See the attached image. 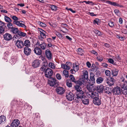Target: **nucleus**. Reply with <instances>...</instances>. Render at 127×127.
<instances>
[{
    "label": "nucleus",
    "mask_w": 127,
    "mask_h": 127,
    "mask_svg": "<svg viewBox=\"0 0 127 127\" xmlns=\"http://www.w3.org/2000/svg\"><path fill=\"white\" fill-rule=\"evenodd\" d=\"M48 83L50 86L54 87H57L59 85L58 81L55 78H50Z\"/></svg>",
    "instance_id": "f257e3e1"
},
{
    "label": "nucleus",
    "mask_w": 127,
    "mask_h": 127,
    "mask_svg": "<svg viewBox=\"0 0 127 127\" xmlns=\"http://www.w3.org/2000/svg\"><path fill=\"white\" fill-rule=\"evenodd\" d=\"M45 75L47 78H50L52 76L53 72L50 68H47L44 71Z\"/></svg>",
    "instance_id": "f03ea898"
},
{
    "label": "nucleus",
    "mask_w": 127,
    "mask_h": 127,
    "mask_svg": "<svg viewBox=\"0 0 127 127\" xmlns=\"http://www.w3.org/2000/svg\"><path fill=\"white\" fill-rule=\"evenodd\" d=\"M114 94L118 95L122 94V91L121 88L118 87H117L114 88L113 89Z\"/></svg>",
    "instance_id": "7ed1b4c3"
},
{
    "label": "nucleus",
    "mask_w": 127,
    "mask_h": 127,
    "mask_svg": "<svg viewBox=\"0 0 127 127\" xmlns=\"http://www.w3.org/2000/svg\"><path fill=\"white\" fill-rule=\"evenodd\" d=\"M56 91L58 94L61 95L64 94L65 91L63 87H57Z\"/></svg>",
    "instance_id": "20e7f679"
},
{
    "label": "nucleus",
    "mask_w": 127,
    "mask_h": 127,
    "mask_svg": "<svg viewBox=\"0 0 127 127\" xmlns=\"http://www.w3.org/2000/svg\"><path fill=\"white\" fill-rule=\"evenodd\" d=\"M15 45L18 48L21 49L23 48L24 46L23 41L20 40H18L15 43Z\"/></svg>",
    "instance_id": "39448f33"
},
{
    "label": "nucleus",
    "mask_w": 127,
    "mask_h": 127,
    "mask_svg": "<svg viewBox=\"0 0 127 127\" xmlns=\"http://www.w3.org/2000/svg\"><path fill=\"white\" fill-rule=\"evenodd\" d=\"M66 97L67 99L70 101L72 100L74 98V94L71 92H67Z\"/></svg>",
    "instance_id": "423d86ee"
},
{
    "label": "nucleus",
    "mask_w": 127,
    "mask_h": 127,
    "mask_svg": "<svg viewBox=\"0 0 127 127\" xmlns=\"http://www.w3.org/2000/svg\"><path fill=\"white\" fill-rule=\"evenodd\" d=\"M106 2L109 4H110L114 6H117L120 7H123L122 5L120 4L115 2H113L109 0H107L106 1Z\"/></svg>",
    "instance_id": "0eeeda50"
},
{
    "label": "nucleus",
    "mask_w": 127,
    "mask_h": 127,
    "mask_svg": "<svg viewBox=\"0 0 127 127\" xmlns=\"http://www.w3.org/2000/svg\"><path fill=\"white\" fill-rule=\"evenodd\" d=\"M20 124V121L19 120L17 119L14 120L11 124V127H17Z\"/></svg>",
    "instance_id": "6e6552de"
},
{
    "label": "nucleus",
    "mask_w": 127,
    "mask_h": 127,
    "mask_svg": "<svg viewBox=\"0 0 127 127\" xmlns=\"http://www.w3.org/2000/svg\"><path fill=\"white\" fill-rule=\"evenodd\" d=\"M3 37L4 39L6 41H9L12 38L11 35L8 33H6L3 35Z\"/></svg>",
    "instance_id": "1a4fd4ad"
},
{
    "label": "nucleus",
    "mask_w": 127,
    "mask_h": 127,
    "mask_svg": "<svg viewBox=\"0 0 127 127\" xmlns=\"http://www.w3.org/2000/svg\"><path fill=\"white\" fill-rule=\"evenodd\" d=\"M38 30L40 32V34L41 37L43 38L46 37L47 33L44 30L40 28H38Z\"/></svg>",
    "instance_id": "9d476101"
},
{
    "label": "nucleus",
    "mask_w": 127,
    "mask_h": 127,
    "mask_svg": "<svg viewBox=\"0 0 127 127\" xmlns=\"http://www.w3.org/2000/svg\"><path fill=\"white\" fill-rule=\"evenodd\" d=\"M34 53L36 55H41L42 51L41 49L38 47L34 48L33 50Z\"/></svg>",
    "instance_id": "9b49d317"
},
{
    "label": "nucleus",
    "mask_w": 127,
    "mask_h": 127,
    "mask_svg": "<svg viewBox=\"0 0 127 127\" xmlns=\"http://www.w3.org/2000/svg\"><path fill=\"white\" fill-rule=\"evenodd\" d=\"M110 86H106L105 87V93L108 94L109 95L111 94L112 93V92L113 89H112L110 87Z\"/></svg>",
    "instance_id": "f8f14e48"
},
{
    "label": "nucleus",
    "mask_w": 127,
    "mask_h": 127,
    "mask_svg": "<svg viewBox=\"0 0 127 127\" xmlns=\"http://www.w3.org/2000/svg\"><path fill=\"white\" fill-rule=\"evenodd\" d=\"M45 54L47 58L49 60L51 59L52 54L51 51L48 49L46 50L45 52Z\"/></svg>",
    "instance_id": "ddd939ff"
},
{
    "label": "nucleus",
    "mask_w": 127,
    "mask_h": 127,
    "mask_svg": "<svg viewBox=\"0 0 127 127\" xmlns=\"http://www.w3.org/2000/svg\"><path fill=\"white\" fill-rule=\"evenodd\" d=\"M94 103L97 105H100L101 103V101L99 97L95 98L93 100Z\"/></svg>",
    "instance_id": "4468645a"
},
{
    "label": "nucleus",
    "mask_w": 127,
    "mask_h": 127,
    "mask_svg": "<svg viewBox=\"0 0 127 127\" xmlns=\"http://www.w3.org/2000/svg\"><path fill=\"white\" fill-rule=\"evenodd\" d=\"M82 103L85 105H88L89 103V99L85 96L81 99Z\"/></svg>",
    "instance_id": "2eb2a0df"
},
{
    "label": "nucleus",
    "mask_w": 127,
    "mask_h": 127,
    "mask_svg": "<svg viewBox=\"0 0 127 127\" xmlns=\"http://www.w3.org/2000/svg\"><path fill=\"white\" fill-rule=\"evenodd\" d=\"M85 81V80L83 79V78H81L79 79L78 81H76L74 83L76 84L77 85L80 86L82 84H84V83L85 82H86Z\"/></svg>",
    "instance_id": "dca6fc26"
},
{
    "label": "nucleus",
    "mask_w": 127,
    "mask_h": 127,
    "mask_svg": "<svg viewBox=\"0 0 127 127\" xmlns=\"http://www.w3.org/2000/svg\"><path fill=\"white\" fill-rule=\"evenodd\" d=\"M13 23L14 24L16 25L19 27H22L23 28H25L26 27V26L24 24L20 22V21H14Z\"/></svg>",
    "instance_id": "f3484780"
},
{
    "label": "nucleus",
    "mask_w": 127,
    "mask_h": 127,
    "mask_svg": "<svg viewBox=\"0 0 127 127\" xmlns=\"http://www.w3.org/2000/svg\"><path fill=\"white\" fill-rule=\"evenodd\" d=\"M85 96L84 95V92L82 91H81L78 92H77L76 96L77 97V98H82Z\"/></svg>",
    "instance_id": "a211bd4d"
},
{
    "label": "nucleus",
    "mask_w": 127,
    "mask_h": 127,
    "mask_svg": "<svg viewBox=\"0 0 127 127\" xmlns=\"http://www.w3.org/2000/svg\"><path fill=\"white\" fill-rule=\"evenodd\" d=\"M24 53L27 55H29L31 53V49L28 47H26L24 48Z\"/></svg>",
    "instance_id": "6ab92c4d"
},
{
    "label": "nucleus",
    "mask_w": 127,
    "mask_h": 127,
    "mask_svg": "<svg viewBox=\"0 0 127 127\" xmlns=\"http://www.w3.org/2000/svg\"><path fill=\"white\" fill-rule=\"evenodd\" d=\"M97 90L99 93H102L103 90L104 89L103 86L101 85H100L97 87Z\"/></svg>",
    "instance_id": "aec40b11"
},
{
    "label": "nucleus",
    "mask_w": 127,
    "mask_h": 127,
    "mask_svg": "<svg viewBox=\"0 0 127 127\" xmlns=\"http://www.w3.org/2000/svg\"><path fill=\"white\" fill-rule=\"evenodd\" d=\"M115 82V80L113 78V77H111L110 79L108 82H107V83L108 84L111 86L113 85L114 84Z\"/></svg>",
    "instance_id": "412c9836"
},
{
    "label": "nucleus",
    "mask_w": 127,
    "mask_h": 127,
    "mask_svg": "<svg viewBox=\"0 0 127 127\" xmlns=\"http://www.w3.org/2000/svg\"><path fill=\"white\" fill-rule=\"evenodd\" d=\"M6 118L3 115L0 116V124H3L4 123L6 122Z\"/></svg>",
    "instance_id": "4be33fe9"
},
{
    "label": "nucleus",
    "mask_w": 127,
    "mask_h": 127,
    "mask_svg": "<svg viewBox=\"0 0 127 127\" xmlns=\"http://www.w3.org/2000/svg\"><path fill=\"white\" fill-rule=\"evenodd\" d=\"M95 75L92 72L90 73V79L92 82V83L94 84L95 83Z\"/></svg>",
    "instance_id": "5701e85b"
},
{
    "label": "nucleus",
    "mask_w": 127,
    "mask_h": 127,
    "mask_svg": "<svg viewBox=\"0 0 127 127\" xmlns=\"http://www.w3.org/2000/svg\"><path fill=\"white\" fill-rule=\"evenodd\" d=\"M83 73L84 76L82 78H83V79L85 80V81L86 82V80L88 81L87 79L88 78V72L87 71H86L83 72Z\"/></svg>",
    "instance_id": "b1692460"
},
{
    "label": "nucleus",
    "mask_w": 127,
    "mask_h": 127,
    "mask_svg": "<svg viewBox=\"0 0 127 127\" xmlns=\"http://www.w3.org/2000/svg\"><path fill=\"white\" fill-rule=\"evenodd\" d=\"M93 84L91 83L90 82V85H88L87 86V89L89 90V91H92L93 87Z\"/></svg>",
    "instance_id": "393cba45"
},
{
    "label": "nucleus",
    "mask_w": 127,
    "mask_h": 127,
    "mask_svg": "<svg viewBox=\"0 0 127 127\" xmlns=\"http://www.w3.org/2000/svg\"><path fill=\"white\" fill-rule=\"evenodd\" d=\"M68 64H62L61 67L64 69L69 70L70 69V67Z\"/></svg>",
    "instance_id": "a878e982"
},
{
    "label": "nucleus",
    "mask_w": 127,
    "mask_h": 127,
    "mask_svg": "<svg viewBox=\"0 0 127 127\" xmlns=\"http://www.w3.org/2000/svg\"><path fill=\"white\" fill-rule=\"evenodd\" d=\"M98 97L99 95L97 92H93L92 98L94 99L95 98H98Z\"/></svg>",
    "instance_id": "bb28decb"
},
{
    "label": "nucleus",
    "mask_w": 127,
    "mask_h": 127,
    "mask_svg": "<svg viewBox=\"0 0 127 127\" xmlns=\"http://www.w3.org/2000/svg\"><path fill=\"white\" fill-rule=\"evenodd\" d=\"M103 79L101 77H98L96 80V82L98 84H100L103 81Z\"/></svg>",
    "instance_id": "cd10ccee"
},
{
    "label": "nucleus",
    "mask_w": 127,
    "mask_h": 127,
    "mask_svg": "<svg viewBox=\"0 0 127 127\" xmlns=\"http://www.w3.org/2000/svg\"><path fill=\"white\" fill-rule=\"evenodd\" d=\"M75 90L77 91V92H79L82 90V89L80 86L76 85L74 86Z\"/></svg>",
    "instance_id": "c85d7f7f"
},
{
    "label": "nucleus",
    "mask_w": 127,
    "mask_h": 127,
    "mask_svg": "<svg viewBox=\"0 0 127 127\" xmlns=\"http://www.w3.org/2000/svg\"><path fill=\"white\" fill-rule=\"evenodd\" d=\"M119 71L117 69H113L112 70V73L114 76H116L118 74Z\"/></svg>",
    "instance_id": "c756f323"
},
{
    "label": "nucleus",
    "mask_w": 127,
    "mask_h": 127,
    "mask_svg": "<svg viewBox=\"0 0 127 127\" xmlns=\"http://www.w3.org/2000/svg\"><path fill=\"white\" fill-rule=\"evenodd\" d=\"M78 53L81 55H82L84 52L83 50L79 48L77 50Z\"/></svg>",
    "instance_id": "7c9ffc66"
},
{
    "label": "nucleus",
    "mask_w": 127,
    "mask_h": 127,
    "mask_svg": "<svg viewBox=\"0 0 127 127\" xmlns=\"http://www.w3.org/2000/svg\"><path fill=\"white\" fill-rule=\"evenodd\" d=\"M76 64H73V68L75 71H77L79 69L78 65Z\"/></svg>",
    "instance_id": "2f4dec72"
},
{
    "label": "nucleus",
    "mask_w": 127,
    "mask_h": 127,
    "mask_svg": "<svg viewBox=\"0 0 127 127\" xmlns=\"http://www.w3.org/2000/svg\"><path fill=\"white\" fill-rule=\"evenodd\" d=\"M121 87L122 88H127V81H125L123 83H122Z\"/></svg>",
    "instance_id": "473e14b6"
},
{
    "label": "nucleus",
    "mask_w": 127,
    "mask_h": 127,
    "mask_svg": "<svg viewBox=\"0 0 127 127\" xmlns=\"http://www.w3.org/2000/svg\"><path fill=\"white\" fill-rule=\"evenodd\" d=\"M24 45L26 46V47L29 46L30 45V42L28 40H26L24 42Z\"/></svg>",
    "instance_id": "72a5a7b5"
},
{
    "label": "nucleus",
    "mask_w": 127,
    "mask_h": 127,
    "mask_svg": "<svg viewBox=\"0 0 127 127\" xmlns=\"http://www.w3.org/2000/svg\"><path fill=\"white\" fill-rule=\"evenodd\" d=\"M11 31L13 33H18V32L19 31H18V28L15 27L12 28Z\"/></svg>",
    "instance_id": "f704fd0d"
},
{
    "label": "nucleus",
    "mask_w": 127,
    "mask_h": 127,
    "mask_svg": "<svg viewBox=\"0 0 127 127\" xmlns=\"http://www.w3.org/2000/svg\"><path fill=\"white\" fill-rule=\"evenodd\" d=\"M121 91L124 95H127V88H122Z\"/></svg>",
    "instance_id": "c9c22d12"
},
{
    "label": "nucleus",
    "mask_w": 127,
    "mask_h": 127,
    "mask_svg": "<svg viewBox=\"0 0 127 127\" xmlns=\"http://www.w3.org/2000/svg\"><path fill=\"white\" fill-rule=\"evenodd\" d=\"M4 19L5 21L7 22L10 23L11 21V20L10 18L8 16H5L4 17Z\"/></svg>",
    "instance_id": "e433bc0d"
},
{
    "label": "nucleus",
    "mask_w": 127,
    "mask_h": 127,
    "mask_svg": "<svg viewBox=\"0 0 127 127\" xmlns=\"http://www.w3.org/2000/svg\"><path fill=\"white\" fill-rule=\"evenodd\" d=\"M93 93V92L92 91H88L86 95L89 97L92 98Z\"/></svg>",
    "instance_id": "4c0bfd02"
},
{
    "label": "nucleus",
    "mask_w": 127,
    "mask_h": 127,
    "mask_svg": "<svg viewBox=\"0 0 127 127\" xmlns=\"http://www.w3.org/2000/svg\"><path fill=\"white\" fill-rule=\"evenodd\" d=\"M46 43H43L40 44V47L42 50H45L46 49Z\"/></svg>",
    "instance_id": "58836bf2"
},
{
    "label": "nucleus",
    "mask_w": 127,
    "mask_h": 127,
    "mask_svg": "<svg viewBox=\"0 0 127 127\" xmlns=\"http://www.w3.org/2000/svg\"><path fill=\"white\" fill-rule=\"evenodd\" d=\"M18 34L19 35V36L20 37L21 36L23 37L25 36H26V34L24 32H23L20 31H19L18 32Z\"/></svg>",
    "instance_id": "ea45409f"
},
{
    "label": "nucleus",
    "mask_w": 127,
    "mask_h": 127,
    "mask_svg": "<svg viewBox=\"0 0 127 127\" xmlns=\"http://www.w3.org/2000/svg\"><path fill=\"white\" fill-rule=\"evenodd\" d=\"M63 73L66 77H67L69 76V75L68 74V71L66 70H64L63 72Z\"/></svg>",
    "instance_id": "a19ab883"
},
{
    "label": "nucleus",
    "mask_w": 127,
    "mask_h": 127,
    "mask_svg": "<svg viewBox=\"0 0 127 127\" xmlns=\"http://www.w3.org/2000/svg\"><path fill=\"white\" fill-rule=\"evenodd\" d=\"M69 78L70 80L72 82L75 83L76 80L75 79L74 77L73 76V75L72 74L70 75L69 76Z\"/></svg>",
    "instance_id": "79ce46f5"
},
{
    "label": "nucleus",
    "mask_w": 127,
    "mask_h": 127,
    "mask_svg": "<svg viewBox=\"0 0 127 127\" xmlns=\"http://www.w3.org/2000/svg\"><path fill=\"white\" fill-rule=\"evenodd\" d=\"M19 35L18 34H16L14 35V36L13 38V39L14 40H15V41L16 39L19 40V38H20V37L19 36ZM19 39H20L19 38Z\"/></svg>",
    "instance_id": "37998d69"
},
{
    "label": "nucleus",
    "mask_w": 127,
    "mask_h": 127,
    "mask_svg": "<svg viewBox=\"0 0 127 127\" xmlns=\"http://www.w3.org/2000/svg\"><path fill=\"white\" fill-rule=\"evenodd\" d=\"M38 24L40 25L41 27H46V25L44 23L41 22L40 21H39L38 22Z\"/></svg>",
    "instance_id": "c03bdc74"
},
{
    "label": "nucleus",
    "mask_w": 127,
    "mask_h": 127,
    "mask_svg": "<svg viewBox=\"0 0 127 127\" xmlns=\"http://www.w3.org/2000/svg\"><path fill=\"white\" fill-rule=\"evenodd\" d=\"M47 64H46V65L44 64L42 66L41 68V71H43L44 72L45 70H46L45 69L46 68V66H47Z\"/></svg>",
    "instance_id": "a18cd8bd"
},
{
    "label": "nucleus",
    "mask_w": 127,
    "mask_h": 127,
    "mask_svg": "<svg viewBox=\"0 0 127 127\" xmlns=\"http://www.w3.org/2000/svg\"><path fill=\"white\" fill-rule=\"evenodd\" d=\"M13 24L10 23H8L7 24V26L9 29L11 30L12 28H13Z\"/></svg>",
    "instance_id": "49530a36"
},
{
    "label": "nucleus",
    "mask_w": 127,
    "mask_h": 127,
    "mask_svg": "<svg viewBox=\"0 0 127 127\" xmlns=\"http://www.w3.org/2000/svg\"><path fill=\"white\" fill-rule=\"evenodd\" d=\"M66 84L67 86L69 88H70L72 87V83L69 81H66Z\"/></svg>",
    "instance_id": "de8ad7c7"
},
{
    "label": "nucleus",
    "mask_w": 127,
    "mask_h": 127,
    "mask_svg": "<svg viewBox=\"0 0 127 127\" xmlns=\"http://www.w3.org/2000/svg\"><path fill=\"white\" fill-rule=\"evenodd\" d=\"M57 7L55 5H51V8L52 10L53 11H56L57 10Z\"/></svg>",
    "instance_id": "09e8293b"
},
{
    "label": "nucleus",
    "mask_w": 127,
    "mask_h": 127,
    "mask_svg": "<svg viewBox=\"0 0 127 127\" xmlns=\"http://www.w3.org/2000/svg\"><path fill=\"white\" fill-rule=\"evenodd\" d=\"M108 25L110 27H112L114 25V22L111 21H109Z\"/></svg>",
    "instance_id": "8fccbe9b"
},
{
    "label": "nucleus",
    "mask_w": 127,
    "mask_h": 127,
    "mask_svg": "<svg viewBox=\"0 0 127 127\" xmlns=\"http://www.w3.org/2000/svg\"><path fill=\"white\" fill-rule=\"evenodd\" d=\"M49 67L54 69L55 67V64H48Z\"/></svg>",
    "instance_id": "3c124183"
},
{
    "label": "nucleus",
    "mask_w": 127,
    "mask_h": 127,
    "mask_svg": "<svg viewBox=\"0 0 127 127\" xmlns=\"http://www.w3.org/2000/svg\"><path fill=\"white\" fill-rule=\"evenodd\" d=\"M105 73L106 76H110V72L109 70H106L105 71Z\"/></svg>",
    "instance_id": "603ef678"
},
{
    "label": "nucleus",
    "mask_w": 127,
    "mask_h": 127,
    "mask_svg": "<svg viewBox=\"0 0 127 127\" xmlns=\"http://www.w3.org/2000/svg\"><path fill=\"white\" fill-rule=\"evenodd\" d=\"M114 12L117 15H118L120 12L118 9H116L114 10Z\"/></svg>",
    "instance_id": "864d4df0"
},
{
    "label": "nucleus",
    "mask_w": 127,
    "mask_h": 127,
    "mask_svg": "<svg viewBox=\"0 0 127 127\" xmlns=\"http://www.w3.org/2000/svg\"><path fill=\"white\" fill-rule=\"evenodd\" d=\"M11 18L14 21H17L18 20V18L17 17L15 16H11Z\"/></svg>",
    "instance_id": "5fc2aeb1"
},
{
    "label": "nucleus",
    "mask_w": 127,
    "mask_h": 127,
    "mask_svg": "<svg viewBox=\"0 0 127 127\" xmlns=\"http://www.w3.org/2000/svg\"><path fill=\"white\" fill-rule=\"evenodd\" d=\"M81 100V98H77V97L76 96L75 99V101L76 102L78 103L79 102V101Z\"/></svg>",
    "instance_id": "6e6d98bb"
},
{
    "label": "nucleus",
    "mask_w": 127,
    "mask_h": 127,
    "mask_svg": "<svg viewBox=\"0 0 127 127\" xmlns=\"http://www.w3.org/2000/svg\"><path fill=\"white\" fill-rule=\"evenodd\" d=\"M67 10H70L73 13H75L76 12L75 11L73 10L71 8H68L67 7H66L65 8Z\"/></svg>",
    "instance_id": "4d7b16f0"
},
{
    "label": "nucleus",
    "mask_w": 127,
    "mask_h": 127,
    "mask_svg": "<svg viewBox=\"0 0 127 127\" xmlns=\"http://www.w3.org/2000/svg\"><path fill=\"white\" fill-rule=\"evenodd\" d=\"M97 59L98 61L100 62L102 61L103 60L102 57L99 56L97 57Z\"/></svg>",
    "instance_id": "13d9d810"
},
{
    "label": "nucleus",
    "mask_w": 127,
    "mask_h": 127,
    "mask_svg": "<svg viewBox=\"0 0 127 127\" xmlns=\"http://www.w3.org/2000/svg\"><path fill=\"white\" fill-rule=\"evenodd\" d=\"M56 76L57 79L59 80H60L61 79V76L59 73H58L56 74Z\"/></svg>",
    "instance_id": "bf43d9fd"
},
{
    "label": "nucleus",
    "mask_w": 127,
    "mask_h": 127,
    "mask_svg": "<svg viewBox=\"0 0 127 127\" xmlns=\"http://www.w3.org/2000/svg\"><path fill=\"white\" fill-rule=\"evenodd\" d=\"M39 64H33L32 66L34 68H37L39 66Z\"/></svg>",
    "instance_id": "052dcab7"
},
{
    "label": "nucleus",
    "mask_w": 127,
    "mask_h": 127,
    "mask_svg": "<svg viewBox=\"0 0 127 127\" xmlns=\"http://www.w3.org/2000/svg\"><path fill=\"white\" fill-rule=\"evenodd\" d=\"M4 26V23L0 21V27H3Z\"/></svg>",
    "instance_id": "680f3d73"
},
{
    "label": "nucleus",
    "mask_w": 127,
    "mask_h": 127,
    "mask_svg": "<svg viewBox=\"0 0 127 127\" xmlns=\"http://www.w3.org/2000/svg\"><path fill=\"white\" fill-rule=\"evenodd\" d=\"M108 61L111 64H113L114 62L113 60L111 58L109 59L108 60Z\"/></svg>",
    "instance_id": "e2e57ef3"
},
{
    "label": "nucleus",
    "mask_w": 127,
    "mask_h": 127,
    "mask_svg": "<svg viewBox=\"0 0 127 127\" xmlns=\"http://www.w3.org/2000/svg\"><path fill=\"white\" fill-rule=\"evenodd\" d=\"M4 30V29L3 27H0V33H2Z\"/></svg>",
    "instance_id": "0e129e2a"
},
{
    "label": "nucleus",
    "mask_w": 127,
    "mask_h": 127,
    "mask_svg": "<svg viewBox=\"0 0 127 127\" xmlns=\"http://www.w3.org/2000/svg\"><path fill=\"white\" fill-rule=\"evenodd\" d=\"M91 52L95 55L96 56L97 55V53L96 52V51L94 50H93L91 51Z\"/></svg>",
    "instance_id": "69168bd1"
},
{
    "label": "nucleus",
    "mask_w": 127,
    "mask_h": 127,
    "mask_svg": "<svg viewBox=\"0 0 127 127\" xmlns=\"http://www.w3.org/2000/svg\"><path fill=\"white\" fill-rule=\"evenodd\" d=\"M34 64H40V62L38 60H36L33 62Z\"/></svg>",
    "instance_id": "338daca9"
},
{
    "label": "nucleus",
    "mask_w": 127,
    "mask_h": 127,
    "mask_svg": "<svg viewBox=\"0 0 127 127\" xmlns=\"http://www.w3.org/2000/svg\"><path fill=\"white\" fill-rule=\"evenodd\" d=\"M59 37H61L62 36L61 34L59 32H57L56 34Z\"/></svg>",
    "instance_id": "774afa93"
}]
</instances>
